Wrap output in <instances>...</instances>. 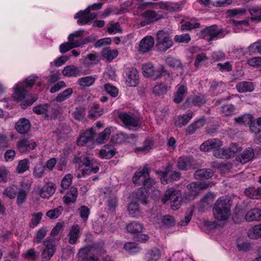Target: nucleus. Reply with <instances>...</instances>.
Segmentation results:
<instances>
[{
    "instance_id": "2eb2a0df",
    "label": "nucleus",
    "mask_w": 261,
    "mask_h": 261,
    "mask_svg": "<svg viewBox=\"0 0 261 261\" xmlns=\"http://www.w3.org/2000/svg\"><path fill=\"white\" fill-rule=\"evenodd\" d=\"M222 145V142L218 139H212L203 142L200 146L201 150L208 151L210 150H216Z\"/></svg>"
},
{
    "instance_id": "412c9836",
    "label": "nucleus",
    "mask_w": 261,
    "mask_h": 261,
    "mask_svg": "<svg viewBox=\"0 0 261 261\" xmlns=\"http://www.w3.org/2000/svg\"><path fill=\"white\" fill-rule=\"evenodd\" d=\"M55 185L51 183L45 184L39 191L40 196L44 198H48L55 192Z\"/></svg>"
},
{
    "instance_id": "473e14b6",
    "label": "nucleus",
    "mask_w": 261,
    "mask_h": 261,
    "mask_svg": "<svg viewBox=\"0 0 261 261\" xmlns=\"http://www.w3.org/2000/svg\"><path fill=\"white\" fill-rule=\"evenodd\" d=\"M205 123V120L204 119H199L188 126L186 128V133L188 134H193L197 129L202 127Z\"/></svg>"
},
{
    "instance_id": "f704fd0d",
    "label": "nucleus",
    "mask_w": 261,
    "mask_h": 261,
    "mask_svg": "<svg viewBox=\"0 0 261 261\" xmlns=\"http://www.w3.org/2000/svg\"><path fill=\"white\" fill-rule=\"evenodd\" d=\"M245 194L252 199H261V188L249 187L245 190Z\"/></svg>"
},
{
    "instance_id": "f257e3e1",
    "label": "nucleus",
    "mask_w": 261,
    "mask_h": 261,
    "mask_svg": "<svg viewBox=\"0 0 261 261\" xmlns=\"http://www.w3.org/2000/svg\"><path fill=\"white\" fill-rule=\"evenodd\" d=\"M229 198L226 196L219 198L216 201L213 208L214 218L219 221L228 219L230 214Z\"/></svg>"
},
{
    "instance_id": "f03ea898",
    "label": "nucleus",
    "mask_w": 261,
    "mask_h": 261,
    "mask_svg": "<svg viewBox=\"0 0 261 261\" xmlns=\"http://www.w3.org/2000/svg\"><path fill=\"white\" fill-rule=\"evenodd\" d=\"M12 97L14 101L20 102L21 107L23 109L32 105L38 98L36 96L28 94L24 85L20 86L18 84L14 88Z\"/></svg>"
},
{
    "instance_id": "e2e57ef3",
    "label": "nucleus",
    "mask_w": 261,
    "mask_h": 261,
    "mask_svg": "<svg viewBox=\"0 0 261 261\" xmlns=\"http://www.w3.org/2000/svg\"><path fill=\"white\" fill-rule=\"evenodd\" d=\"M174 40L179 43H187L191 40V37L188 33L177 35L174 37Z\"/></svg>"
},
{
    "instance_id": "f3484780",
    "label": "nucleus",
    "mask_w": 261,
    "mask_h": 261,
    "mask_svg": "<svg viewBox=\"0 0 261 261\" xmlns=\"http://www.w3.org/2000/svg\"><path fill=\"white\" fill-rule=\"evenodd\" d=\"M95 133L93 128H90L84 132L77 140L79 146H84L88 142L91 141L94 136Z\"/></svg>"
},
{
    "instance_id": "de8ad7c7",
    "label": "nucleus",
    "mask_w": 261,
    "mask_h": 261,
    "mask_svg": "<svg viewBox=\"0 0 261 261\" xmlns=\"http://www.w3.org/2000/svg\"><path fill=\"white\" fill-rule=\"evenodd\" d=\"M98 62L99 59L96 54H88L83 60V63L88 66L96 64Z\"/></svg>"
},
{
    "instance_id": "c85d7f7f",
    "label": "nucleus",
    "mask_w": 261,
    "mask_h": 261,
    "mask_svg": "<svg viewBox=\"0 0 261 261\" xmlns=\"http://www.w3.org/2000/svg\"><path fill=\"white\" fill-rule=\"evenodd\" d=\"M64 75L68 77H75L80 75V70L73 65L66 66L62 71Z\"/></svg>"
},
{
    "instance_id": "aec40b11",
    "label": "nucleus",
    "mask_w": 261,
    "mask_h": 261,
    "mask_svg": "<svg viewBox=\"0 0 261 261\" xmlns=\"http://www.w3.org/2000/svg\"><path fill=\"white\" fill-rule=\"evenodd\" d=\"M193 112H188L186 114H182L177 117L175 121V124L176 126L181 127L186 125L192 118Z\"/></svg>"
},
{
    "instance_id": "13d9d810",
    "label": "nucleus",
    "mask_w": 261,
    "mask_h": 261,
    "mask_svg": "<svg viewBox=\"0 0 261 261\" xmlns=\"http://www.w3.org/2000/svg\"><path fill=\"white\" fill-rule=\"evenodd\" d=\"M160 251L157 248L150 250L147 253V258L149 261H157L160 257Z\"/></svg>"
},
{
    "instance_id": "9d476101",
    "label": "nucleus",
    "mask_w": 261,
    "mask_h": 261,
    "mask_svg": "<svg viewBox=\"0 0 261 261\" xmlns=\"http://www.w3.org/2000/svg\"><path fill=\"white\" fill-rule=\"evenodd\" d=\"M144 20L140 22L141 26L144 27L163 18L161 12H156L153 10H147L140 15Z\"/></svg>"
},
{
    "instance_id": "bf43d9fd",
    "label": "nucleus",
    "mask_w": 261,
    "mask_h": 261,
    "mask_svg": "<svg viewBox=\"0 0 261 261\" xmlns=\"http://www.w3.org/2000/svg\"><path fill=\"white\" fill-rule=\"evenodd\" d=\"M136 198L138 201L142 204H146V199L148 196V192L144 189H141L136 193Z\"/></svg>"
},
{
    "instance_id": "a878e982",
    "label": "nucleus",
    "mask_w": 261,
    "mask_h": 261,
    "mask_svg": "<svg viewBox=\"0 0 261 261\" xmlns=\"http://www.w3.org/2000/svg\"><path fill=\"white\" fill-rule=\"evenodd\" d=\"M69 243L74 244L80 237V227L78 225H73L70 229L69 234Z\"/></svg>"
},
{
    "instance_id": "052dcab7",
    "label": "nucleus",
    "mask_w": 261,
    "mask_h": 261,
    "mask_svg": "<svg viewBox=\"0 0 261 261\" xmlns=\"http://www.w3.org/2000/svg\"><path fill=\"white\" fill-rule=\"evenodd\" d=\"M73 176L70 174H66L62 179L61 183L62 188L65 190L67 189L71 185Z\"/></svg>"
},
{
    "instance_id": "a19ab883",
    "label": "nucleus",
    "mask_w": 261,
    "mask_h": 261,
    "mask_svg": "<svg viewBox=\"0 0 261 261\" xmlns=\"http://www.w3.org/2000/svg\"><path fill=\"white\" fill-rule=\"evenodd\" d=\"M236 88L239 92H251L254 89L252 83H238Z\"/></svg>"
},
{
    "instance_id": "6ab92c4d",
    "label": "nucleus",
    "mask_w": 261,
    "mask_h": 261,
    "mask_svg": "<svg viewBox=\"0 0 261 261\" xmlns=\"http://www.w3.org/2000/svg\"><path fill=\"white\" fill-rule=\"evenodd\" d=\"M205 103L204 99L200 96L189 97L182 105L184 109H188L192 106H201Z\"/></svg>"
},
{
    "instance_id": "79ce46f5",
    "label": "nucleus",
    "mask_w": 261,
    "mask_h": 261,
    "mask_svg": "<svg viewBox=\"0 0 261 261\" xmlns=\"http://www.w3.org/2000/svg\"><path fill=\"white\" fill-rule=\"evenodd\" d=\"M111 130L109 128H106L102 132L99 134L96 139V141L99 144L105 143L108 140L111 135Z\"/></svg>"
},
{
    "instance_id": "49530a36",
    "label": "nucleus",
    "mask_w": 261,
    "mask_h": 261,
    "mask_svg": "<svg viewBox=\"0 0 261 261\" xmlns=\"http://www.w3.org/2000/svg\"><path fill=\"white\" fill-rule=\"evenodd\" d=\"M249 13L252 16L251 20L261 21V8L252 7L249 9Z\"/></svg>"
},
{
    "instance_id": "7c9ffc66",
    "label": "nucleus",
    "mask_w": 261,
    "mask_h": 261,
    "mask_svg": "<svg viewBox=\"0 0 261 261\" xmlns=\"http://www.w3.org/2000/svg\"><path fill=\"white\" fill-rule=\"evenodd\" d=\"M118 54L117 49H111L110 47H105L101 51L102 57L108 61H112L118 56Z\"/></svg>"
},
{
    "instance_id": "9b49d317",
    "label": "nucleus",
    "mask_w": 261,
    "mask_h": 261,
    "mask_svg": "<svg viewBox=\"0 0 261 261\" xmlns=\"http://www.w3.org/2000/svg\"><path fill=\"white\" fill-rule=\"evenodd\" d=\"M101 196L106 200L111 211H114L117 205L116 191L110 188H106L102 190Z\"/></svg>"
},
{
    "instance_id": "1a4fd4ad",
    "label": "nucleus",
    "mask_w": 261,
    "mask_h": 261,
    "mask_svg": "<svg viewBox=\"0 0 261 261\" xmlns=\"http://www.w3.org/2000/svg\"><path fill=\"white\" fill-rule=\"evenodd\" d=\"M143 74L147 77H152L154 80L159 79L166 73L164 68L161 70L156 69L151 63H147L142 65Z\"/></svg>"
},
{
    "instance_id": "c9c22d12",
    "label": "nucleus",
    "mask_w": 261,
    "mask_h": 261,
    "mask_svg": "<svg viewBox=\"0 0 261 261\" xmlns=\"http://www.w3.org/2000/svg\"><path fill=\"white\" fill-rule=\"evenodd\" d=\"M77 195V190L76 188L72 187L70 190L64 197L63 199L65 203L68 204L70 202L75 201Z\"/></svg>"
},
{
    "instance_id": "423d86ee",
    "label": "nucleus",
    "mask_w": 261,
    "mask_h": 261,
    "mask_svg": "<svg viewBox=\"0 0 261 261\" xmlns=\"http://www.w3.org/2000/svg\"><path fill=\"white\" fill-rule=\"evenodd\" d=\"M79 162L82 163V170L84 176L92 173H96L99 170L98 164L93 159L83 156L79 159Z\"/></svg>"
},
{
    "instance_id": "7ed1b4c3",
    "label": "nucleus",
    "mask_w": 261,
    "mask_h": 261,
    "mask_svg": "<svg viewBox=\"0 0 261 261\" xmlns=\"http://www.w3.org/2000/svg\"><path fill=\"white\" fill-rule=\"evenodd\" d=\"M155 48L161 53H164L173 45V41L167 31L160 30L156 34Z\"/></svg>"
},
{
    "instance_id": "a211bd4d",
    "label": "nucleus",
    "mask_w": 261,
    "mask_h": 261,
    "mask_svg": "<svg viewBox=\"0 0 261 261\" xmlns=\"http://www.w3.org/2000/svg\"><path fill=\"white\" fill-rule=\"evenodd\" d=\"M36 146V143L29 139H22L20 140L17 144L18 148L21 152L33 150Z\"/></svg>"
},
{
    "instance_id": "cd10ccee",
    "label": "nucleus",
    "mask_w": 261,
    "mask_h": 261,
    "mask_svg": "<svg viewBox=\"0 0 261 261\" xmlns=\"http://www.w3.org/2000/svg\"><path fill=\"white\" fill-rule=\"evenodd\" d=\"M126 82H136L139 80V72L135 67L126 69L125 71Z\"/></svg>"
},
{
    "instance_id": "0eeeda50",
    "label": "nucleus",
    "mask_w": 261,
    "mask_h": 261,
    "mask_svg": "<svg viewBox=\"0 0 261 261\" xmlns=\"http://www.w3.org/2000/svg\"><path fill=\"white\" fill-rule=\"evenodd\" d=\"M156 173L161 177V180L163 184H168L179 179L180 174L179 172L171 170V167L168 166L164 171H157Z\"/></svg>"
},
{
    "instance_id": "8fccbe9b",
    "label": "nucleus",
    "mask_w": 261,
    "mask_h": 261,
    "mask_svg": "<svg viewBox=\"0 0 261 261\" xmlns=\"http://www.w3.org/2000/svg\"><path fill=\"white\" fill-rule=\"evenodd\" d=\"M124 249L129 253L134 254L138 252L140 249L138 244L134 242H128L125 244Z\"/></svg>"
},
{
    "instance_id": "c03bdc74",
    "label": "nucleus",
    "mask_w": 261,
    "mask_h": 261,
    "mask_svg": "<svg viewBox=\"0 0 261 261\" xmlns=\"http://www.w3.org/2000/svg\"><path fill=\"white\" fill-rule=\"evenodd\" d=\"M30 168V161L28 159L19 161L16 167V171L18 173H23Z\"/></svg>"
},
{
    "instance_id": "f8f14e48",
    "label": "nucleus",
    "mask_w": 261,
    "mask_h": 261,
    "mask_svg": "<svg viewBox=\"0 0 261 261\" xmlns=\"http://www.w3.org/2000/svg\"><path fill=\"white\" fill-rule=\"evenodd\" d=\"M211 186L210 184H206L204 182H192L187 186L189 191V199H193L197 195L201 189H206Z\"/></svg>"
},
{
    "instance_id": "603ef678",
    "label": "nucleus",
    "mask_w": 261,
    "mask_h": 261,
    "mask_svg": "<svg viewBox=\"0 0 261 261\" xmlns=\"http://www.w3.org/2000/svg\"><path fill=\"white\" fill-rule=\"evenodd\" d=\"M49 109V105L47 103L39 105L34 108L33 112L37 115L46 114Z\"/></svg>"
},
{
    "instance_id": "0e129e2a",
    "label": "nucleus",
    "mask_w": 261,
    "mask_h": 261,
    "mask_svg": "<svg viewBox=\"0 0 261 261\" xmlns=\"http://www.w3.org/2000/svg\"><path fill=\"white\" fill-rule=\"evenodd\" d=\"M9 175L10 171L7 167L0 166V182H7Z\"/></svg>"
},
{
    "instance_id": "4468645a",
    "label": "nucleus",
    "mask_w": 261,
    "mask_h": 261,
    "mask_svg": "<svg viewBox=\"0 0 261 261\" xmlns=\"http://www.w3.org/2000/svg\"><path fill=\"white\" fill-rule=\"evenodd\" d=\"M154 44V38L151 36H147L140 42L139 50L143 54L147 53L151 50Z\"/></svg>"
},
{
    "instance_id": "6e6d98bb",
    "label": "nucleus",
    "mask_w": 261,
    "mask_h": 261,
    "mask_svg": "<svg viewBox=\"0 0 261 261\" xmlns=\"http://www.w3.org/2000/svg\"><path fill=\"white\" fill-rule=\"evenodd\" d=\"M63 210V207L62 206H58L56 208L48 211L46 213V216L50 219H56L61 214Z\"/></svg>"
},
{
    "instance_id": "680f3d73",
    "label": "nucleus",
    "mask_w": 261,
    "mask_h": 261,
    "mask_svg": "<svg viewBox=\"0 0 261 261\" xmlns=\"http://www.w3.org/2000/svg\"><path fill=\"white\" fill-rule=\"evenodd\" d=\"M251 54L258 53L261 54V40L251 44L248 48Z\"/></svg>"
},
{
    "instance_id": "a18cd8bd",
    "label": "nucleus",
    "mask_w": 261,
    "mask_h": 261,
    "mask_svg": "<svg viewBox=\"0 0 261 261\" xmlns=\"http://www.w3.org/2000/svg\"><path fill=\"white\" fill-rule=\"evenodd\" d=\"M249 124L250 130L252 133L256 134L261 132V118H258L255 121L252 117Z\"/></svg>"
},
{
    "instance_id": "b1692460",
    "label": "nucleus",
    "mask_w": 261,
    "mask_h": 261,
    "mask_svg": "<svg viewBox=\"0 0 261 261\" xmlns=\"http://www.w3.org/2000/svg\"><path fill=\"white\" fill-rule=\"evenodd\" d=\"M245 220L247 222L261 220V210L255 208L249 211L245 215Z\"/></svg>"
},
{
    "instance_id": "4be33fe9",
    "label": "nucleus",
    "mask_w": 261,
    "mask_h": 261,
    "mask_svg": "<svg viewBox=\"0 0 261 261\" xmlns=\"http://www.w3.org/2000/svg\"><path fill=\"white\" fill-rule=\"evenodd\" d=\"M90 12V9L86 8L84 11H80L74 16L75 19H78L77 22L80 25H84L89 22L88 14Z\"/></svg>"
},
{
    "instance_id": "dca6fc26",
    "label": "nucleus",
    "mask_w": 261,
    "mask_h": 261,
    "mask_svg": "<svg viewBox=\"0 0 261 261\" xmlns=\"http://www.w3.org/2000/svg\"><path fill=\"white\" fill-rule=\"evenodd\" d=\"M176 89L173 100L175 103H179L183 100L188 92V89L185 84L180 83L176 86Z\"/></svg>"
},
{
    "instance_id": "864d4df0",
    "label": "nucleus",
    "mask_w": 261,
    "mask_h": 261,
    "mask_svg": "<svg viewBox=\"0 0 261 261\" xmlns=\"http://www.w3.org/2000/svg\"><path fill=\"white\" fill-rule=\"evenodd\" d=\"M152 143L150 141H146L143 146L137 148L135 152L139 153H146L152 148Z\"/></svg>"
},
{
    "instance_id": "3c124183",
    "label": "nucleus",
    "mask_w": 261,
    "mask_h": 261,
    "mask_svg": "<svg viewBox=\"0 0 261 261\" xmlns=\"http://www.w3.org/2000/svg\"><path fill=\"white\" fill-rule=\"evenodd\" d=\"M77 47H79V44L77 43L65 42L60 45V51L62 54H64L72 48Z\"/></svg>"
},
{
    "instance_id": "bb28decb",
    "label": "nucleus",
    "mask_w": 261,
    "mask_h": 261,
    "mask_svg": "<svg viewBox=\"0 0 261 261\" xmlns=\"http://www.w3.org/2000/svg\"><path fill=\"white\" fill-rule=\"evenodd\" d=\"M115 154V149L112 145H106L99 152V156L101 158L109 159Z\"/></svg>"
},
{
    "instance_id": "2f4dec72",
    "label": "nucleus",
    "mask_w": 261,
    "mask_h": 261,
    "mask_svg": "<svg viewBox=\"0 0 261 261\" xmlns=\"http://www.w3.org/2000/svg\"><path fill=\"white\" fill-rule=\"evenodd\" d=\"M254 157V152L252 148H249L246 149L241 156L237 157V161L242 164H245L251 161Z\"/></svg>"
},
{
    "instance_id": "e433bc0d",
    "label": "nucleus",
    "mask_w": 261,
    "mask_h": 261,
    "mask_svg": "<svg viewBox=\"0 0 261 261\" xmlns=\"http://www.w3.org/2000/svg\"><path fill=\"white\" fill-rule=\"evenodd\" d=\"M129 215L132 217H138L140 216L141 212L137 202H131L128 206Z\"/></svg>"
},
{
    "instance_id": "09e8293b",
    "label": "nucleus",
    "mask_w": 261,
    "mask_h": 261,
    "mask_svg": "<svg viewBox=\"0 0 261 261\" xmlns=\"http://www.w3.org/2000/svg\"><path fill=\"white\" fill-rule=\"evenodd\" d=\"M73 92L72 89L67 88L62 92L58 94L56 98V100L58 102H62L68 98Z\"/></svg>"
},
{
    "instance_id": "72a5a7b5",
    "label": "nucleus",
    "mask_w": 261,
    "mask_h": 261,
    "mask_svg": "<svg viewBox=\"0 0 261 261\" xmlns=\"http://www.w3.org/2000/svg\"><path fill=\"white\" fill-rule=\"evenodd\" d=\"M213 172L211 169H201L197 170L194 174L196 179H208L212 177Z\"/></svg>"
},
{
    "instance_id": "c756f323",
    "label": "nucleus",
    "mask_w": 261,
    "mask_h": 261,
    "mask_svg": "<svg viewBox=\"0 0 261 261\" xmlns=\"http://www.w3.org/2000/svg\"><path fill=\"white\" fill-rule=\"evenodd\" d=\"M44 244L45 246V249L42 253L43 257L46 259H49L55 252V246L51 241H45Z\"/></svg>"
},
{
    "instance_id": "5701e85b",
    "label": "nucleus",
    "mask_w": 261,
    "mask_h": 261,
    "mask_svg": "<svg viewBox=\"0 0 261 261\" xmlns=\"http://www.w3.org/2000/svg\"><path fill=\"white\" fill-rule=\"evenodd\" d=\"M193 159L190 156H182L178 159L177 166L182 170H187L191 168Z\"/></svg>"
},
{
    "instance_id": "4c0bfd02",
    "label": "nucleus",
    "mask_w": 261,
    "mask_h": 261,
    "mask_svg": "<svg viewBox=\"0 0 261 261\" xmlns=\"http://www.w3.org/2000/svg\"><path fill=\"white\" fill-rule=\"evenodd\" d=\"M45 166L42 162L38 163L34 168L33 175L35 178H41L45 174Z\"/></svg>"
},
{
    "instance_id": "5fc2aeb1",
    "label": "nucleus",
    "mask_w": 261,
    "mask_h": 261,
    "mask_svg": "<svg viewBox=\"0 0 261 261\" xmlns=\"http://www.w3.org/2000/svg\"><path fill=\"white\" fill-rule=\"evenodd\" d=\"M167 89V87H166L164 83H160L154 87L153 92L158 95L162 96L166 93Z\"/></svg>"
},
{
    "instance_id": "58836bf2",
    "label": "nucleus",
    "mask_w": 261,
    "mask_h": 261,
    "mask_svg": "<svg viewBox=\"0 0 261 261\" xmlns=\"http://www.w3.org/2000/svg\"><path fill=\"white\" fill-rule=\"evenodd\" d=\"M128 232L132 233H139L142 231L143 225L137 222H133L126 226Z\"/></svg>"
},
{
    "instance_id": "37998d69",
    "label": "nucleus",
    "mask_w": 261,
    "mask_h": 261,
    "mask_svg": "<svg viewBox=\"0 0 261 261\" xmlns=\"http://www.w3.org/2000/svg\"><path fill=\"white\" fill-rule=\"evenodd\" d=\"M248 237L251 239L261 238V224L255 225L248 232Z\"/></svg>"
},
{
    "instance_id": "4d7b16f0",
    "label": "nucleus",
    "mask_w": 261,
    "mask_h": 261,
    "mask_svg": "<svg viewBox=\"0 0 261 261\" xmlns=\"http://www.w3.org/2000/svg\"><path fill=\"white\" fill-rule=\"evenodd\" d=\"M83 30L77 31L74 33L70 34L68 38L69 43H77L79 44V46H81V41L76 40L75 39V38L82 37L83 36Z\"/></svg>"
},
{
    "instance_id": "6e6552de",
    "label": "nucleus",
    "mask_w": 261,
    "mask_h": 261,
    "mask_svg": "<svg viewBox=\"0 0 261 261\" xmlns=\"http://www.w3.org/2000/svg\"><path fill=\"white\" fill-rule=\"evenodd\" d=\"M148 169L147 167V165L144 166L143 168L140 169L138 172L135 173L133 178V182L135 184H137L141 178L142 179H145L143 181L144 186L148 188L152 187L155 184V181L151 178L146 179L148 176Z\"/></svg>"
},
{
    "instance_id": "774afa93",
    "label": "nucleus",
    "mask_w": 261,
    "mask_h": 261,
    "mask_svg": "<svg viewBox=\"0 0 261 261\" xmlns=\"http://www.w3.org/2000/svg\"><path fill=\"white\" fill-rule=\"evenodd\" d=\"M247 63L253 67H261V57H255L251 58L247 60Z\"/></svg>"
},
{
    "instance_id": "338daca9",
    "label": "nucleus",
    "mask_w": 261,
    "mask_h": 261,
    "mask_svg": "<svg viewBox=\"0 0 261 261\" xmlns=\"http://www.w3.org/2000/svg\"><path fill=\"white\" fill-rule=\"evenodd\" d=\"M200 24L198 22L192 23L189 21H186L181 25L180 29L182 31H189L195 28H198Z\"/></svg>"
},
{
    "instance_id": "ea45409f",
    "label": "nucleus",
    "mask_w": 261,
    "mask_h": 261,
    "mask_svg": "<svg viewBox=\"0 0 261 261\" xmlns=\"http://www.w3.org/2000/svg\"><path fill=\"white\" fill-rule=\"evenodd\" d=\"M87 250L86 248L81 249L79 252V256L82 257V261H98L97 257L91 253H88Z\"/></svg>"
},
{
    "instance_id": "ddd939ff",
    "label": "nucleus",
    "mask_w": 261,
    "mask_h": 261,
    "mask_svg": "<svg viewBox=\"0 0 261 261\" xmlns=\"http://www.w3.org/2000/svg\"><path fill=\"white\" fill-rule=\"evenodd\" d=\"M118 117L127 127H136L140 124V120L131 114L122 112L119 114Z\"/></svg>"
},
{
    "instance_id": "39448f33",
    "label": "nucleus",
    "mask_w": 261,
    "mask_h": 261,
    "mask_svg": "<svg viewBox=\"0 0 261 261\" xmlns=\"http://www.w3.org/2000/svg\"><path fill=\"white\" fill-rule=\"evenodd\" d=\"M200 37L210 42L216 40L218 38H222L225 36L224 30L218 29L216 25H213L203 29L200 32Z\"/></svg>"
},
{
    "instance_id": "69168bd1",
    "label": "nucleus",
    "mask_w": 261,
    "mask_h": 261,
    "mask_svg": "<svg viewBox=\"0 0 261 261\" xmlns=\"http://www.w3.org/2000/svg\"><path fill=\"white\" fill-rule=\"evenodd\" d=\"M166 63L168 65L174 68H178L181 66V63L179 60L173 57H168L166 59Z\"/></svg>"
},
{
    "instance_id": "20e7f679",
    "label": "nucleus",
    "mask_w": 261,
    "mask_h": 261,
    "mask_svg": "<svg viewBox=\"0 0 261 261\" xmlns=\"http://www.w3.org/2000/svg\"><path fill=\"white\" fill-rule=\"evenodd\" d=\"M169 200H170V205L172 208L174 210H177L182 201L180 191L175 190L172 188L168 189L162 198V201L164 203H165Z\"/></svg>"
},
{
    "instance_id": "393cba45",
    "label": "nucleus",
    "mask_w": 261,
    "mask_h": 261,
    "mask_svg": "<svg viewBox=\"0 0 261 261\" xmlns=\"http://www.w3.org/2000/svg\"><path fill=\"white\" fill-rule=\"evenodd\" d=\"M30 128V122L28 119L25 118L20 119L15 125L17 131L22 134L27 133Z\"/></svg>"
}]
</instances>
